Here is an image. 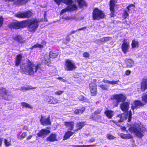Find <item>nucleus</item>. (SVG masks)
<instances>
[{
  "instance_id": "nucleus-1",
  "label": "nucleus",
  "mask_w": 147,
  "mask_h": 147,
  "mask_svg": "<svg viewBox=\"0 0 147 147\" xmlns=\"http://www.w3.org/2000/svg\"><path fill=\"white\" fill-rule=\"evenodd\" d=\"M41 66L40 64L35 65L28 59L23 66L21 67V69L23 74L27 75H33L37 71L40 73V71L38 70L41 69Z\"/></svg>"
},
{
  "instance_id": "nucleus-2",
  "label": "nucleus",
  "mask_w": 147,
  "mask_h": 147,
  "mask_svg": "<svg viewBox=\"0 0 147 147\" xmlns=\"http://www.w3.org/2000/svg\"><path fill=\"white\" fill-rule=\"evenodd\" d=\"M128 130L131 132H134L137 136L140 138L142 137L147 131L146 128L140 122L135 123Z\"/></svg>"
},
{
  "instance_id": "nucleus-3",
  "label": "nucleus",
  "mask_w": 147,
  "mask_h": 147,
  "mask_svg": "<svg viewBox=\"0 0 147 147\" xmlns=\"http://www.w3.org/2000/svg\"><path fill=\"white\" fill-rule=\"evenodd\" d=\"M40 21L37 19L32 20L29 22L28 28L30 32H34L38 28L39 23Z\"/></svg>"
},
{
  "instance_id": "nucleus-4",
  "label": "nucleus",
  "mask_w": 147,
  "mask_h": 147,
  "mask_svg": "<svg viewBox=\"0 0 147 147\" xmlns=\"http://www.w3.org/2000/svg\"><path fill=\"white\" fill-rule=\"evenodd\" d=\"M62 1L64 3L67 5H69L67 8L62 10L61 12V14L67 11H73L77 9V7L76 5H71L72 2V0H63Z\"/></svg>"
},
{
  "instance_id": "nucleus-5",
  "label": "nucleus",
  "mask_w": 147,
  "mask_h": 147,
  "mask_svg": "<svg viewBox=\"0 0 147 147\" xmlns=\"http://www.w3.org/2000/svg\"><path fill=\"white\" fill-rule=\"evenodd\" d=\"M75 63L70 59H66L65 63L64 69L67 71H72L76 68Z\"/></svg>"
},
{
  "instance_id": "nucleus-6",
  "label": "nucleus",
  "mask_w": 147,
  "mask_h": 147,
  "mask_svg": "<svg viewBox=\"0 0 147 147\" xmlns=\"http://www.w3.org/2000/svg\"><path fill=\"white\" fill-rule=\"evenodd\" d=\"M125 96L122 94L114 95L111 97V99H113V101H116L114 103V106L115 107H117L119 103L123 102L125 100Z\"/></svg>"
},
{
  "instance_id": "nucleus-7",
  "label": "nucleus",
  "mask_w": 147,
  "mask_h": 147,
  "mask_svg": "<svg viewBox=\"0 0 147 147\" xmlns=\"http://www.w3.org/2000/svg\"><path fill=\"white\" fill-rule=\"evenodd\" d=\"M105 14L97 8L95 9L92 12V18L94 20H99L104 18Z\"/></svg>"
},
{
  "instance_id": "nucleus-8",
  "label": "nucleus",
  "mask_w": 147,
  "mask_h": 147,
  "mask_svg": "<svg viewBox=\"0 0 147 147\" xmlns=\"http://www.w3.org/2000/svg\"><path fill=\"white\" fill-rule=\"evenodd\" d=\"M0 94L2 95L3 98L5 100H9L11 98L10 92L5 88L3 87L0 88Z\"/></svg>"
},
{
  "instance_id": "nucleus-9",
  "label": "nucleus",
  "mask_w": 147,
  "mask_h": 147,
  "mask_svg": "<svg viewBox=\"0 0 147 147\" xmlns=\"http://www.w3.org/2000/svg\"><path fill=\"white\" fill-rule=\"evenodd\" d=\"M117 3L116 1L114 0H111L110 1L109 7L111 13L110 14L111 17H114L115 16L114 14L115 10V8L117 5L116 3Z\"/></svg>"
},
{
  "instance_id": "nucleus-10",
  "label": "nucleus",
  "mask_w": 147,
  "mask_h": 147,
  "mask_svg": "<svg viewBox=\"0 0 147 147\" xmlns=\"http://www.w3.org/2000/svg\"><path fill=\"white\" fill-rule=\"evenodd\" d=\"M32 14V13L31 11H28L18 13L15 15V16L18 18H24L30 17Z\"/></svg>"
},
{
  "instance_id": "nucleus-11",
  "label": "nucleus",
  "mask_w": 147,
  "mask_h": 147,
  "mask_svg": "<svg viewBox=\"0 0 147 147\" xmlns=\"http://www.w3.org/2000/svg\"><path fill=\"white\" fill-rule=\"evenodd\" d=\"M89 87L91 95L92 96H95L97 92L96 84L94 83H91L89 84Z\"/></svg>"
},
{
  "instance_id": "nucleus-12",
  "label": "nucleus",
  "mask_w": 147,
  "mask_h": 147,
  "mask_svg": "<svg viewBox=\"0 0 147 147\" xmlns=\"http://www.w3.org/2000/svg\"><path fill=\"white\" fill-rule=\"evenodd\" d=\"M40 121L42 125H50L51 123L49 117L46 118L45 117L41 116Z\"/></svg>"
},
{
  "instance_id": "nucleus-13",
  "label": "nucleus",
  "mask_w": 147,
  "mask_h": 147,
  "mask_svg": "<svg viewBox=\"0 0 147 147\" xmlns=\"http://www.w3.org/2000/svg\"><path fill=\"white\" fill-rule=\"evenodd\" d=\"M129 47V43L124 39L123 42L121 46V49L123 53L126 54L128 51Z\"/></svg>"
},
{
  "instance_id": "nucleus-14",
  "label": "nucleus",
  "mask_w": 147,
  "mask_h": 147,
  "mask_svg": "<svg viewBox=\"0 0 147 147\" xmlns=\"http://www.w3.org/2000/svg\"><path fill=\"white\" fill-rule=\"evenodd\" d=\"M23 24L18 22H13L9 25V27L11 28L18 29L23 27Z\"/></svg>"
},
{
  "instance_id": "nucleus-15",
  "label": "nucleus",
  "mask_w": 147,
  "mask_h": 147,
  "mask_svg": "<svg viewBox=\"0 0 147 147\" xmlns=\"http://www.w3.org/2000/svg\"><path fill=\"white\" fill-rule=\"evenodd\" d=\"M46 101L49 103L51 104H56L59 103V100L56 98L51 96H46Z\"/></svg>"
},
{
  "instance_id": "nucleus-16",
  "label": "nucleus",
  "mask_w": 147,
  "mask_h": 147,
  "mask_svg": "<svg viewBox=\"0 0 147 147\" xmlns=\"http://www.w3.org/2000/svg\"><path fill=\"white\" fill-rule=\"evenodd\" d=\"M123 115V114L119 115L116 117L115 118V121L112 120L111 121H112V122L115 123H116L117 122H121L123 121L124 120H125L126 118L127 117V116L126 117V116L124 117Z\"/></svg>"
},
{
  "instance_id": "nucleus-17",
  "label": "nucleus",
  "mask_w": 147,
  "mask_h": 147,
  "mask_svg": "<svg viewBox=\"0 0 147 147\" xmlns=\"http://www.w3.org/2000/svg\"><path fill=\"white\" fill-rule=\"evenodd\" d=\"M51 131L49 130L42 129L39 131L37 135L39 137H45Z\"/></svg>"
},
{
  "instance_id": "nucleus-18",
  "label": "nucleus",
  "mask_w": 147,
  "mask_h": 147,
  "mask_svg": "<svg viewBox=\"0 0 147 147\" xmlns=\"http://www.w3.org/2000/svg\"><path fill=\"white\" fill-rule=\"evenodd\" d=\"M57 135L56 134L52 133L46 139L47 141L50 142L57 141Z\"/></svg>"
},
{
  "instance_id": "nucleus-19",
  "label": "nucleus",
  "mask_w": 147,
  "mask_h": 147,
  "mask_svg": "<svg viewBox=\"0 0 147 147\" xmlns=\"http://www.w3.org/2000/svg\"><path fill=\"white\" fill-rule=\"evenodd\" d=\"M13 38L15 40L20 43H24L25 40L21 35H16L13 36Z\"/></svg>"
},
{
  "instance_id": "nucleus-20",
  "label": "nucleus",
  "mask_w": 147,
  "mask_h": 147,
  "mask_svg": "<svg viewBox=\"0 0 147 147\" xmlns=\"http://www.w3.org/2000/svg\"><path fill=\"white\" fill-rule=\"evenodd\" d=\"M129 105L127 102H123L120 105V108L122 111L126 112L129 108Z\"/></svg>"
},
{
  "instance_id": "nucleus-21",
  "label": "nucleus",
  "mask_w": 147,
  "mask_h": 147,
  "mask_svg": "<svg viewBox=\"0 0 147 147\" xmlns=\"http://www.w3.org/2000/svg\"><path fill=\"white\" fill-rule=\"evenodd\" d=\"M64 123L66 127H68V129L70 130H72L73 129L74 124L73 121H65L64 122Z\"/></svg>"
},
{
  "instance_id": "nucleus-22",
  "label": "nucleus",
  "mask_w": 147,
  "mask_h": 147,
  "mask_svg": "<svg viewBox=\"0 0 147 147\" xmlns=\"http://www.w3.org/2000/svg\"><path fill=\"white\" fill-rule=\"evenodd\" d=\"M143 105V104L140 101L137 100L135 101L132 106V109L134 110L136 108H139Z\"/></svg>"
},
{
  "instance_id": "nucleus-23",
  "label": "nucleus",
  "mask_w": 147,
  "mask_h": 147,
  "mask_svg": "<svg viewBox=\"0 0 147 147\" xmlns=\"http://www.w3.org/2000/svg\"><path fill=\"white\" fill-rule=\"evenodd\" d=\"M147 89V79H144L141 84V89L142 91H144Z\"/></svg>"
},
{
  "instance_id": "nucleus-24",
  "label": "nucleus",
  "mask_w": 147,
  "mask_h": 147,
  "mask_svg": "<svg viewBox=\"0 0 147 147\" xmlns=\"http://www.w3.org/2000/svg\"><path fill=\"white\" fill-rule=\"evenodd\" d=\"M104 113L109 119H111L114 115V113L113 111L111 110H107Z\"/></svg>"
},
{
  "instance_id": "nucleus-25",
  "label": "nucleus",
  "mask_w": 147,
  "mask_h": 147,
  "mask_svg": "<svg viewBox=\"0 0 147 147\" xmlns=\"http://www.w3.org/2000/svg\"><path fill=\"white\" fill-rule=\"evenodd\" d=\"M118 135L122 138L129 139L132 138V136L129 134H124L122 133H119Z\"/></svg>"
},
{
  "instance_id": "nucleus-26",
  "label": "nucleus",
  "mask_w": 147,
  "mask_h": 147,
  "mask_svg": "<svg viewBox=\"0 0 147 147\" xmlns=\"http://www.w3.org/2000/svg\"><path fill=\"white\" fill-rule=\"evenodd\" d=\"M10 1H15L16 4L21 5L26 3L28 0H9Z\"/></svg>"
},
{
  "instance_id": "nucleus-27",
  "label": "nucleus",
  "mask_w": 147,
  "mask_h": 147,
  "mask_svg": "<svg viewBox=\"0 0 147 147\" xmlns=\"http://www.w3.org/2000/svg\"><path fill=\"white\" fill-rule=\"evenodd\" d=\"M125 61L128 67H132L134 64L132 60L130 59H126Z\"/></svg>"
},
{
  "instance_id": "nucleus-28",
  "label": "nucleus",
  "mask_w": 147,
  "mask_h": 147,
  "mask_svg": "<svg viewBox=\"0 0 147 147\" xmlns=\"http://www.w3.org/2000/svg\"><path fill=\"white\" fill-rule=\"evenodd\" d=\"M74 132H72L71 131H68L65 133L63 137V140H65L68 139L70 136H72Z\"/></svg>"
},
{
  "instance_id": "nucleus-29",
  "label": "nucleus",
  "mask_w": 147,
  "mask_h": 147,
  "mask_svg": "<svg viewBox=\"0 0 147 147\" xmlns=\"http://www.w3.org/2000/svg\"><path fill=\"white\" fill-rule=\"evenodd\" d=\"M22 57L21 55L19 54L17 56L15 60L16 65L18 66L20 63L21 61Z\"/></svg>"
},
{
  "instance_id": "nucleus-30",
  "label": "nucleus",
  "mask_w": 147,
  "mask_h": 147,
  "mask_svg": "<svg viewBox=\"0 0 147 147\" xmlns=\"http://www.w3.org/2000/svg\"><path fill=\"white\" fill-rule=\"evenodd\" d=\"M131 45L133 49L137 48L139 47L138 41L134 39L132 40Z\"/></svg>"
},
{
  "instance_id": "nucleus-31",
  "label": "nucleus",
  "mask_w": 147,
  "mask_h": 147,
  "mask_svg": "<svg viewBox=\"0 0 147 147\" xmlns=\"http://www.w3.org/2000/svg\"><path fill=\"white\" fill-rule=\"evenodd\" d=\"M84 125V122L77 123L76 124V126L78 128L75 130V131L80 129Z\"/></svg>"
},
{
  "instance_id": "nucleus-32",
  "label": "nucleus",
  "mask_w": 147,
  "mask_h": 147,
  "mask_svg": "<svg viewBox=\"0 0 147 147\" xmlns=\"http://www.w3.org/2000/svg\"><path fill=\"white\" fill-rule=\"evenodd\" d=\"M112 39L111 37H106L100 39L98 40V42L100 43L101 42H105L111 40Z\"/></svg>"
},
{
  "instance_id": "nucleus-33",
  "label": "nucleus",
  "mask_w": 147,
  "mask_h": 147,
  "mask_svg": "<svg viewBox=\"0 0 147 147\" xmlns=\"http://www.w3.org/2000/svg\"><path fill=\"white\" fill-rule=\"evenodd\" d=\"M50 57L49 55H45L44 58V60L45 61V63L49 66L50 65L49 64L50 62Z\"/></svg>"
},
{
  "instance_id": "nucleus-34",
  "label": "nucleus",
  "mask_w": 147,
  "mask_h": 147,
  "mask_svg": "<svg viewBox=\"0 0 147 147\" xmlns=\"http://www.w3.org/2000/svg\"><path fill=\"white\" fill-rule=\"evenodd\" d=\"M21 105L23 108H28L30 109H32V107L29 104L26 102H22Z\"/></svg>"
},
{
  "instance_id": "nucleus-35",
  "label": "nucleus",
  "mask_w": 147,
  "mask_h": 147,
  "mask_svg": "<svg viewBox=\"0 0 147 147\" xmlns=\"http://www.w3.org/2000/svg\"><path fill=\"white\" fill-rule=\"evenodd\" d=\"M42 45H41L39 43H36L35 45H34L32 47V49L34 48H43V45H45L46 44L45 42H42Z\"/></svg>"
},
{
  "instance_id": "nucleus-36",
  "label": "nucleus",
  "mask_w": 147,
  "mask_h": 147,
  "mask_svg": "<svg viewBox=\"0 0 147 147\" xmlns=\"http://www.w3.org/2000/svg\"><path fill=\"white\" fill-rule=\"evenodd\" d=\"M101 116L100 115H96L95 113H93L90 117V118L93 120H96L100 118Z\"/></svg>"
},
{
  "instance_id": "nucleus-37",
  "label": "nucleus",
  "mask_w": 147,
  "mask_h": 147,
  "mask_svg": "<svg viewBox=\"0 0 147 147\" xmlns=\"http://www.w3.org/2000/svg\"><path fill=\"white\" fill-rule=\"evenodd\" d=\"M77 1L80 8L84 6H86V3L83 0H77Z\"/></svg>"
},
{
  "instance_id": "nucleus-38",
  "label": "nucleus",
  "mask_w": 147,
  "mask_h": 147,
  "mask_svg": "<svg viewBox=\"0 0 147 147\" xmlns=\"http://www.w3.org/2000/svg\"><path fill=\"white\" fill-rule=\"evenodd\" d=\"M58 55V53H54L51 51L49 53V56L51 58H55L57 57Z\"/></svg>"
},
{
  "instance_id": "nucleus-39",
  "label": "nucleus",
  "mask_w": 147,
  "mask_h": 147,
  "mask_svg": "<svg viewBox=\"0 0 147 147\" xmlns=\"http://www.w3.org/2000/svg\"><path fill=\"white\" fill-rule=\"evenodd\" d=\"M35 88L32 87L30 86H27L26 87L23 86L21 87L22 90V91L28 90L30 89H35Z\"/></svg>"
},
{
  "instance_id": "nucleus-40",
  "label": "nucleus",
  "mask_w": 147,
  "mask_h": 147,
  "mask_svg": "<svg viewBox=\"0 0 147 147\" xmlns=\"http://www.w3.org/2000/svg\"><path fill=\"white\" fill-rule=\"evenodd\" d=\"M4 143L6 147H8L11 145V140H8L5 139L4 140Z\"/></svg>"
},
{
  "instance_id": "nucleus-41",
  "label": "nucleus",
  "mask_w": 147,
  "mask_h": 147,
  "mask_svg": "<svg viewBox=\"0 0 147 147\" xmlns=\"http://www.w3.org/2000/svg\"><path fill=\"white\" fill-rule=\"evenodd\" d=\"M72 147H90L95 146L94 145H72Z\"/></svg>"
},
{
  "instance_id": "nucleus-42",
  "label": "nucleus",
  "mask_w": 147,
  "mask_h": 147,
  "mask_svg": "<svg viewBox=\"0 0 147 147\" xmlns=\"http://www.w3.org/2000/svg\"><path fill=\"white\" fill-rule=\"evenodd\" d=\"M78 99L80 101H84V102L88 101V99L86 98L85 97L82 95L79 96L78 97Z\"/></svg>"
},
{
  "instance_id": "nucleus-43",
  "label": "nucleus",
  "mask_w": 147,
  "mask_h": 147,
  "mask_svg": "<svg viewBox=\"0 0 147 147\" xmlns=\"http://www.w3.org/2000/svg\"><path fill=\"white\" fill-rule=\"evenodd\" d=\"M142 100L147 103V93H145L143 94L142 96Z\"/></svg>"
},
{
  "instance_id": "nucleus-44",
  "label": "nucleus",
  "mask_w": 147,
  "mask_h": 147,
  "mask_svg": "<svg viewBox=\"0 0 147 147\" xmlns=\"http://www.w3.org/2000/svg\"><path fill=\"white\" fill-rule=\"evenodd\" d=\"M135 7V5H134L132 4H130L127 7V10L130 12L129 11L132 9V8L133 7L134 8Z\"/></svg>"
},
{
  "instance_id": "nucleus-45",
  "label": "nucleus",
  "mask_w": 147,
  "mask_h": 147,
  "mask_svg": "<svg viewBox=\"0 0 147 147\" xmlns=\"http://www.w3.org/2000/svg\"><path fill=\"white\" fill-rule=\"evenodd\" d=\"M128 12H129L127 10H124L123 16L125 18H127L129 17Z\"/></svg>"
},
{
  "instance_id": "nucleus-46",
  "label": "nucleus",
  "mask_w": 147,
  "mask_h": 147,
  "mask_svg": "<svg viewBox=\"0 0 147 147\" xmlns=\"http://www.w3.org/2000/svg\"><path fill=\"white\" fill-rule=\"evenodd\" d=\"M27 133L26 132H23L21 135L20 136V139H23L25 138L26 136H27Z\"/></svg>"
},
{
  "instance_id": "nucleus-47",
  "label": "nucleus",
  "mask_w": 147,
  "mask_h": 147,
  "mask_svg": "<svg viewBox=\"0 0 147 147\" xmlns=\"http://www.w3.org/2000/svg\"><path fill=\"white\" fill-rule=\"evenodd\" d=\"M107 137L108 139L109 140L114 139L115 138L114 136L109 134H107Z\"/></svg>"
},
{
  "instance_id": "nucleus-48",
  "label": "nucleus",
  "mask_w": 147,
  "mask_h": 147,
  "mask_svg": "<svg viewBox=\"0 0 147 147\" xmlns=\"http://www.w3.org/2000/svg\"><path fill=\"white\" fill-rule=\"evenodd\" d=\"M119 81V80L117 81H110V84H111L112 85H113L116 84H118Z\"/></svg>"
},
{
  "instance_id": "nucleus-49",
  "label": "nucleus",
  "mask_w": 147,
  "mask_h": 147,
  "mask_svg": "<svg viewBox=\"0 0 147 147\" xmlns=\"http://www.w3.org/2000/svg\"><path fill=\"white\" fill-rule=\"evenodd\" d=\"M99 86L103 90H106L107 88V87L106 85H100Z\"/></svg>"
},
{
  "instance_id": "nucleus-50",
  "label": "nucleus",
  "mask_w": 147,
  "mask_h": 147,
  "mask_svg": "<svg viewBox=\"0 0 147 147\" xmlns=\"http://www.w3.org/2000/svg\"><path fill=\"white\" fill-rule=\"evenodd\" d=\"M63 92L61 90H59V91H56L55 94L56 95H61L63 93Z\"/></svg>"
},
{
  "instance_id": "nucleus-51",
  "label": "nucleus",
  "mask_w": 147,
  "mask_h": 147,
  "mask_svg": "<svg viewBox=\"0 0 147 147\" xmlns=\"http://www.w3.org/2000/svg\"><path fill=\"white\" fill-rule=\"evenodd\" d=\"M83 57L86 58H88L89 56V54L87 52L84 53L83 54Z\"/></svg>"
},
{
  "instance_id": "nucleus-52",
  "label": "nucleus",
  "mask_w": 147,
  "mask_h": 147,
  "mask_svg": "<svg viewBox=\"0 0 147 147\" xmlns=\"http://www.w3.org/2000/svg\"><path fill=\"white\" fill-rule=\"evenodd\" d=\"M85 108L84 107H82L80 109H78V111H79V114H82L83 113V112L85 111Z\"/></svg>"
},
{
  "instance_id": "nucleus-53",
  "label": "nucleus",
  "mask_w": 147,
  "mask_h": 147,
  "mask_svg": "<svg viewBox=\"0 0 147 147\" xmlns=\"http://www.w3.org/2000/svg\"><path fill=\"white\" fill-rule=\"evenodd\" d=\"M102 111V109H99L97 110L96 111H95L94 113L96 115H97L98 114H99L101 111Z\"/></svg>"
},
{
  "instance_id": "nucleus-54",
  "label": "nucleus",
  "mask_w": 147,
  "mask_h": 147,
  "mask_svg": "<svg viewBox=\"0 0 147 147\" xmlns=\"http://www.w3.org/2000/svg\"><path fill=\"white\" fill-rule=\"evenodd\" d=\"M95 139L94 138H92L90 139L88 142L89 143H92L94 142L95 141Z\"/></svg>"
},
{
  "instance_id": "nucleus-55",
  "label": "nucleus",
  "mask_w": 147,
  "mask_h": 147,
  "mask_svg": "<svg viewBox=\"0 0 147 147\" xmlns=\"http://www.w3.org/2000/svg\"><path fill=\"white\" fill-rule=\"evenodd\" d=\"M3 22V18L2 17H0V28Z\"/></svg>"
},
{
  "instance_id": "nucleus-56",
  "label": "nucleus",
  "mask_w": 147,
  "mask_h": 147,
  "mask_svg": "<svg viewBox=\"0 0 147 147\" xmlns=\"http://www.w3.org/2000/svg\"><path fill=\"white\" fill-rule=\"evenodd\" d=\"M131 73V71L130 70H127L125 71V75L128 76Z\"/></svg>"
},
{
  "instance_id": "nucleus-57",
  "label": "nucleus",
  "mask_w": 147,
  "mask_h": 147,
  "mask_svg": "<svg viewBox=\"0 0 147 147\" xmlns=\"http://www.w3.org/2000/svg\"><path fill=\"white\" fill-rule=\"evenodd\" d=\"M23 129L26 130L28 131H30L29 129L28 128V127L27 126H24L23 128Z\"/></svg>"
},
{
  "instance_id": "nucleus-58",
  "label": "nucleus",
  "mask_w": 147,
  "mask_h": 147,
  "mask_svg": "<svg viewBox=\"0 0 147 147\" xmlns=\"http://www.w3.org/2000/svg\"><path fill=\"white\" fill-rule=\"evenodd\" d=\"M131 113H129L128 115V121L129 122L131 119Z\"/></svg>"
},
{
  "instance_id": "nucleus-59",
  "label": "nucleus",
  "mask_w": 147,
  "mask_h": 147,
  "mask_svg": "<svg viewBox=\"0 0 147 147\" xmlns=\"http://www.w3.org/2000/svg\"><path fill=\"white\" fill-rule=\"evenodd\" d=\"M103 82H104L105 83H108L109 84H110V81H109L107 80H105V79H104L103 80Z\"/></svg>"
},
{
  "instance_id": "nucleus-60",
  "label": "nucleus",
  "mask_w": 147,
  "mask_h": 147,
  "mask_svg": "<svg viewBox=\"0 0 147 147\" xmlns=\"http://www.w3.org/2000/svg\"><path fill=\"white\" fill-rule=\"evenodd\" d=\"M86 27H84L82 28H80L78 29L77 30V31L80 30H84L86 29Z\"/></svg>"
},
{
  "instance_id": "nucleus-61",
  "label": "nucleus",
  "mask_w": 147,
  "mask_h": 147,
  "mask_svg": "<svg viewBox=\"0 0 147 147\" xmlns=\"http://www.w3.org/2000/svg\"><path fill=\"white\" fill-rule=\"evenodd\" d=\"M58 79L60 80V81H62L63 82H65L66 81V80H65L64 79H63L62 78H58Z\"/></svg>"
},
{
  "instance_id": "nucleus-62",
  "label": "nucleus",
  "mask_w": 147,
  "mask_h": 147,
  "mask_svg": "<svg viewBox=\"0 0 147 147\" xmlns=\"http://www.w3.org/2000/svg\"><path fill=\"white\" fill-rule=\"evenodd\" d=\"M57 4L59 5V3L62 1V0H55Z\"/></svg>"
},
{
  "instance_id": "nucleus-63",
  "label": "nucleus",
  "mask_w": 147,
  "mask_h": 147,
  "mask_svg": "<svg viewBox=\"0 0 147 147\" xmlns=\"http://www.w3.org/2000/svg\"><path fill=\"white\" fill-rule=\"evenodd\" d=\"M32 135H30L28 136L26 138L27 140H30V139H31L32 138Z\"/></svg>"
},
{
  "instance_id": "nucleus-64",
  "label": "nucleus",
  "mask_w": 147,
  "mask_h": 147,
  "mask_svg": "<svg viewBox=\"0 0 147 147\" xmlns=\"http://www.w3.org/2000/svg\"><path fill=\"white\" fill-rule=\"evenodd\" d=\"M74 113L75 114H79V111H78V109H77L76 110L74 111Z\"/></svg>"
}]
</instances>
